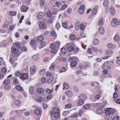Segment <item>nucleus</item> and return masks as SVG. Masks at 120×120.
Segmentation results:
<instances>
[{
  "label": "nucleus",
  "mask_w": 120,
  "mask_h": 120,
  "mask_svg": "<svg viewBox=\"0 0 120 120\" xmlns=\"http://www.w3.org/2000/svg\"><path fill=\"white\" fill-rule=\"evenodd\" d=\"M60 43L56 41L55 44H51L50 45V47L51 48V52L52 54H56L57 50L59 49Z\"/></svg>",
  "instance_id": "f257e3e1"
},
{
  "label": "nucleus",
  "mask_w": 120,
  "mask_h": 120,
  "mask_svg": "<svg viewBox=\"0 0 120 120\" xmlns=\"http://www.w3.org/2000/svg\"><path fill=\"white\" fill-rule=\"evenodd\" d=\"M111 24L113 27H116L117 25H120V20L113 18L111 22Z\"/></svg>",
  "instance_id": "f03ea898"
},
{
  "label": "nucleus",
  "mask_w": 120,
  "mask_h": 120,
  "mask_svg": "<svg viewBox=\"0 0 120 120\" xmlns=\"http://www.w3.org/2000/svg\"><path fill=\"white\" fill-rule=\"evenodd\" d=\"M53 20L54 19L53 18H51L48 19L44 18L42 19V21L44 22H46L48 24L49 23L52 24L53 22Z\"/></svg>",
  "instance_id": "7ed1b4c3"
},
{
  "label": "nucleus",
  "mask_w": 120,
  "mask_h": 120,
  "mask_svg": "<svg viewBox=\"0 0 120 120\" xmlns=\"http://www.w3.org/2000/svg\"><path fill=\"white\" fill-rule=\"evenodd\" d=\"M28 75L27 73H21L20 75V79L22 80H23L28 79Z\"/></svg>",
  "instance_id": "20e7f679"
},
{
  "label": "nucleus",
  "mask_w": 120,
  "mask_h": 120,
  "mask_svg": "<svg viewBox=\"0 0 120 120\" xmlns=\"http://www.w3.org/2000/svg\"><path fill=\"white\" fill-rule=\"evenodd\" d=\"M36 66L34 65H33L30 69V74L32 75H34L36 73Z\"/></svg>",
  "instance_id": "39448f33"
},
{
  "label": "nucleus",
  "mask_w": 120,
  "mask_h": 120,
  "mask_svg": "<svg viewBox=\"0 0 120 120\" xmlns=\"http://www.w3.org/2000/svg\"><path fill=\"white\" fill-rule=\"evenodd\" d=\"M106 54L109 55L105 56L103 57L102 58V59L103 60L106 59L108 58L110 56V55H111L112 54V52L107 50L106 51Z\"/></svg>",
  "instance_id": "423d86ee"
},
{
  "label": "nucleus",
  "mask_w": 120,
  "mask_h": 120,
  "mask_svg": "<svg viewBox=\"0 0 120 120\" xmlns=\"http://www.w3.org/2000/svg\"><path fill=\"white\" fill-rule=\"evenodd\" d=\"M46 22H44L42 21V22L40 23L39 24L40 27L43 30H45L46 29V24L45 23Z\"/></svg>",
  "instance_id": "0eeeda50"
},
{
  "label": "nucleus",
  "mask_w": 120,
  "mask_h": 120,
  "mask_svg": "<svg viewBox=\"0 0 120 120\" xmlns=\"http://www.w3.org/2000/svg\"><path fill=\"white\" fill-rule=\"evenodd\" d=\"M14 58L12 57L9 59V61L10 63L12 65L13 67H15L17 64V63L16 62L15 60H13Z\"/></svg>",
  "instance_id": "6e6552de"
},
{
  "label": "nucleus",
  "mask_w": 120,
  "mask_h": 120,
  "mask_svg": "<svg viewBox=\"0 0 120 120\" xmlns=\"http://www.w3.org/2000/svg\"><path fill=\"white\" fill-rule=\"evenodd\" d=\"M54 78L53 75H51L50 76L48 77L47 79V83H51L53 80Z\"/></svg>",
  "instance_id": "1a4fd4ad"
},
{
  "label": "nucleus",
  "mask_w": 120,
  "mask_h": 120,
  "mask_svg": "<svg viewBox=\"0 0 120 120\" xmlns=\"http://www.w3.org/2000/svg\"><path fill=\"white\" fill-rule=\"evenodd\" d=\"M81 23L79 21H77L75 24V28L76 30H78L80 27V26Z\"/></svg>",
  "instance_id": "9d476101"
},
{
  "label": "nucleus",
  "mask_w": 120,
  "mask_h": 120,
  "mask_svg": "<svg viewBox=\"0 0 120 120\" xmlns=\"http://www.w3.org/2000/svg\"><path fill=\"white\" fill-rule=\"evenodd\" d=\"M15 112L16 113V115L18 116H21L23 113L21 109L16 110L15 111Z\"/></svg>",
  "instance_id": "9b49d317"
},
{
  "label": "nucleus",
  "mask_w": 120,
  "mask_h": 120,
  "mask_svg": "<svg viewBox=\"0 0 120 120\" xmlns=\"http://www.w3.org/2000/svg\"><path fill=\"white\" fill-rule=\"evenodd\" d=\"M45 15V14L43 12H40L38 15H37V17L38 19L40 20Z\"/></svg>",
  "instance_id": "f8f14e48"
},
{
  "label": "nucleus",
  "mask_w": 120,
  "mask_h": 120,
  "mask_svg": "<svg viewBox=\"0 0 120 120\" xmlns=\"http://www.w3.org/2000/svg\"><path fill=\"white\" fill-rule=\"evenodd\" d=\"M65 94L69 97H71L73 95L72 92L71 91L69 90H67L65 92Z\"/></svg>",
  "instance_id": "ddd939ff"
},
{
  "label": "nucleus",
  "mask_w": 120,
  "mask_h": 120,
  "mask_svg": "<svg viewBox=\"0 0 120 120\" xmlns=\"http://www.w3.org/2000/svg\"><path fill=\"white\" fill-rule=\"evenodd\" d=\"M11 51L13 53L16 54L18 53L19 51L17 49L15 48H11Z\"/></svg>",
  "instance_id": "4468645a"
},
{
  "label": "nucleus",
  "mask_w": 120,
  "mask_h": 120,
  "mask_svg": "<svg viewBox=\"0 0 120 120\" xmlns=\"http://www.w3.org/2000/svg\"><path fill=\"white\" fill-rule=\"evenodd\" d=\"M79 98L80 99L84 100L87 98V97L84 94H81L79 95Z\"/></svg>",
  "instance_id": "2eb2a0df"
},
{
  "label": "nucleus",
  "mask_w": 120,
  "mask_h": 120,
  "mask_svg": "<svg viewBox=\"0 0 120 120\" xmlns=\"http://www.w3.org/2000/svg\"><path fill=\"white\" fill-rule=\"evenodd\" d=\"M97 7H95L93 8L92 11V16H93L94 15H96L97 13Z\"/></svg>",
  "instance_id": "dca6fc26"
},
{
  "label": "nucleus",
  "mask_w": 120,
  "mask_h": 120,
  "mask_svg": "<svg viewBox=\"0 0 120 120\" xmlns=\"http://www.w3.org/2000/svg\"><path fill=\"white\" fill-rule=\"evenodd\" d=\"M107 47L108 48L111 49H113L116 47V46L115 45H113L111 43L108 44L107 45Z\"/></svg>",
  "instance_id": "f3484780"
},
{
  "label": "nucleus",
  "mask_w": 120,
  "mask_h": 120,
  "mask_svg": "<svg viewBox=\"0 0 120 120\" xmlns=\"http://www.w3.org/2000/svg\"><path fill=\"white\" fill-rule=\"evenodd\" d=\"M99 33L101 34H103L105 32L104 28L102 27H100L99 29Z\"/></svg>",
  "instance_id": "a211bd4d"
},
{
  "label": "nucleus",
  "mask_w": 120,
  "mask_h": 120,
  "mask_svg": "<svg viewBox=\"0 0 120 120\" xmlns=\"http://www.w3.org/2000/svg\"><path fill=\"white\" fill-rule=\"evenodd\" d=\"M52 111L54 114V113H56L57 114H59V110L58 108L57 107L54 108L53 109Z\"/></svg>",
  "instance_id": "6ab92c4d"
},
{
  "label": "nucleus",
  "mask_w": 120,
  "mask_h": 120,
  "mask_svg": "<svg viewBox=\"0 0 120 120\" xmlns=\"http://www.w3.org/2000/svg\"><path fill=\"white\" fill-rule=\"evenodd\" d=\"M28 8L24 6H23L21 8V11H22L25 12H26L28 10Z\"/></svg>",
  "instance_id": "aec40b11"
},
{
  "label": "nucleus",
  "mask_w": 120,
  "mask_h": 120,
  "mask_svg": "<svg viewBox=\"0 0 120 120\" xmlns=\"http://www.w3.org/2000/svg\"><path fill=\"white\" fill-rule=\"evenodd\" d=\"M97 112L98 114H101L104 112V110L103 109L101 108H99L97 109Z\"/></svg>",
  "instance_id": "412c9836"
},
{
  "label": "nucleus",
  "mask_w": 120,
  "mask_h": 120,
  "mask_svg": "<svg viewBox=\"0 0 120 120\" xmlns=\"http://www.w3.org/2000/svg\"><path fill=\"white\" fill-rule=\"evenodd\" d=\"M4 85V88L6 90H8L11 88V86L9 84H6Z\"/></svg>",
  "instance_id": "4be33fe9"
},
{
  "label": "nucleus",
  "mask_w": 120,
  "mask_h": 120,
  "mask_svg": "<svg viewBox=\"0 0 120 120\" xmlns=\"http://www.w3.org/2000/svg\"><path fill=\"white\" fill-rule=\"evenodd\" d=\"M21 103V101L19 100H15L14 101V104L17 106L19 105Z\"/></svg>",
  "instance_id": "5701e85b"
},
{
  "label": "nucleus",
  "mask_w": 120,
  "mask_h": 120,
  "mask_svg": "<svg viewBox=\"0 0 120 120\" xmlns=\"http://www.w3.org/2000/svg\"><path fill=\"white\" fill-rule=\"evenodd\" d=\"M46 4H47L46 2L44 1V0H41V1L40 5L41 6H42L43 5H44V7H45V8H46Z\"/></svg>",
  "instance_id": "b1692460"
},
{
  "label": "nucleus",
  "mask_w": 120,
  "mask_h": 120,
  "mask_svg": "<svg viewBox=\"0 0 120 120\" xmlns=\"http://www.w3.org/2000/svg\"><path fill=\"white\" fill-rule=\"evenodd\" d=\"M37 91L39 94H41L44 92V90L42 88H39L37 89Z\"/></svg>",
  "instance_id": "393cba45"
},
{
  "label": "nucleus",
  "mask_w": 120,
  "mask_h": 120,
  "mask_svg": "<svg viewBox=\"0 0 120 120\" xmlns=\"http://www.w3.org/2000/svg\"><path fill=\"white\" fill-rule=\"evenodd\" d=\"M111 108H109L108 110H106V109H105V113L106 114V115L109 116L110 115V113H111Z\"/></svg>",
  "instance_id": "a878e982"
},
{
  "label": "nucleus",
  "mask_w": 120,
  "mask_h": 120,
  "mask_svg": "<svg viewBox=\"0 0 120 120\" xmlns=\"http://www.w3.org/2000/svg\"><path fill=\"white\" fill-rule=\"evenodd\" d=\"M16 89L18 91L21 92L23 91L22 88L20 85H17L16 87Z\"/></svg>",
  "instance_id": "bb28decb"
},
{
  "label": "nucleus",
  "mask_w": 120,
  "mask_h": 120,
  "mask_svg": "<svg viewBox=\"0 0 120 120\" xmlns=\"http://www.w3.org/2000/svg\"><path fill=\"white\" fill-rule=\"evenodd\" d=\"M10 80L9 79H5L3 82V83L4 85L10 84Z\"/></svg>",
  "instance_id": "cd10ccee"
},
{
  "label": "nucleus",
  "mask_w": 120,
  "mask_h": 120,
  "mask_svg": "<svg viewBox=\"0 0 120 120\" xmlns=\"http://www.w3.org/2000/svg\"><path fill=\"white\" fill-rule=\"evenodd\" d=\"M77 58V57L75 56L69 58V61L71 63L73 61H75L76 59Z\"/></svg>",
  "instance_id": "c85d7f7f"
},
{
  "label": "nucleus",
  "mask_w": 120,
  "mask_h": 120,
  "mask_svg": "<svg viewBox=\"0 0 120 120\" xmlns=\"http://www.w3.org/2000/svg\"><path fill=\"white\" fill-rule=\"evenodd\" d=\"M46 92L49 94H51L53 92V91L52 90L48 88L46 89Z\"/></svg>",
  "instance_id": "c756f323"
},
{
  "label": "nucleus",
  "mask_w": 120,
  "mask_h": 120,
  "mask_svg": "<svg viewBox=\"0 0 120 120\" xmlns=\"http://www.w3.org/2000/svg\"><path fill=\"white\" fill-rule=\"evenodd\" d=\"M104 22L102 19H100L98 21V25L100 26H102L103 25Z\"/></svg>",
  "instance_id": "7c9ffc66"
},
{
  "label": "nucleus",
  "mask_w": 120,
  "mask_h": 120,
  "mask_svg": "<svg viewBox=\"0 0 120 120\" xmlns=\"http://www.w3.org/2000/svg\"><path fill=\"white\" fill-rule=\"evenodd\" d=\"M84 101L83 100L80 99L78 101V104L79 105L81 106L83 105L84 103Z\"/></svg>",
  "instance_id": "2f4dec72"
},
{
  "label": "nucleus",
  "mask_w": 120,
  "mask_h": 120,
  "mask_svg": "<svg viewBox=\"0 0 120 120\" xmlns=\"http://www.w3.org/2000/svg\"><path fill=\"white\" fill-rule=\"evenodd\" d=\"M71 63V66L72 67H75L76 66L77 64V62L76 61H73Z\"/></svg>",
  "instance_id": "473e14b6"
},
{
  "label": "nucleus",
  "mask_w": 120,
  "mask_h": 120,
  "mask_svg": "<svg viewBox=\"0 0 120 120\" xmlns=\"http://www.w3.org/2000/svg\"><path fill=\"white\" fill-rule=\"evenodd\" d=\"M67 49L70 52H72L74 48L72 46H69L68 47Z\"/></svg>",
  "instance_id": "72a5a7b5"
},
{
  "label": "nucleus",
  "mask_w": 120,
  "mask_h": 120,
  "mask_svg": "<svg viewBox=\"0 0 120 120\" xmlns=\"http://www.w3.org/2000/svg\"><path fill=\"white\" fill-rule=\"evenodd\" d=\"M68 22L67 21L64 22L62 23V26L64 27L67 28L68 27Z\"/></svg>",
  "instance_id": "f704fd0d"
},
{
  "label": "nucleus",
  "mask_w": 120,
  "mask_h": 120,
  "mask_svg": "<svg viewBox=\"0 0 120 120\" xmlns=\"http://www.w3.org/2000/svg\"><path fill=\"white\" fill-rule=\"evenodd\" d=\"M35 114L37 115H39L41 114V111L39 109H37L34 111Z\"/></svg>",
  "instance_id": "c9c22d12"
},
{
  "label": "nucleus",
  "mask_w": 120,
  "mask_h": 120,
  "mask_svg": "<svg viewBox=\"0 0 120 120\" xmlns=\"http://www.w3.org/2000/svg\"><path fill=\"white\" fill-rule=\"evenodd\" d=\"M114 40L116 41H118L119 40V38L118 35L116 34L114 38Z\"/></svg>",
  "instance_id": "e433bc0d"
},
{
  "label": "nucleus",
  "mask_w": 120,
  "mask_h": 120,
  "mask_svg": "<svg viewBox=\"0 0 120 120\" xmlns=\"http://www.w3.org/2000/svg\"><path fill=\"white\" fill-rule=\"evenodd\" d=\"M41 46L39 47V49H41L42 47L45 46L46 45V43L44 41L42 42L40 44Z\"/></svg>",
  "instance_id": "4c0bfd02"
},
{
  "label": "nucleus",
  "mask_w": 120,
  "mask_h": 120,
  "mask_svg": "<svg viewBox=\"0 0 120 120\" xmlns=\"http://www.w3.org/2000/svg\"><path fill=\"white\" fill-rule=\"evenodd\" d=\"M67 50L64 48H62L60 49V51L63 54H65L67 52Z\"/></svg>",
  "instance_id": "58836bf2"
},
{
  "label": "nucleus",
  "mask_w": 120,
  "mask_h": 120,
  "mask_svg": "<svg viewBox=\"0 0 120 120\" xmlns=\"http://www.w3.org/2000/svg\"><path fill=\"white\" fill-rule=\"evenodd\" d=\"M36 43V40L34 39H32L31 41V42L30 43V45L32 46H34V45H35Z\"/></svg>",
  "instance_id": "ea45409f"
},
{
  "label": "nucleus",
  "mask_w": 120,
  "mask_h": 120,
  "mask_svg": "<svg viewBox=\"0 0 120 120\" xmlns=\"http://www.w3.org/2000/svg\"><path fill=\"white\" fill-rule=\"evenodd\" d=\"M101 97V95L100 94H98L96 95L94 98V99L95 100H97L99 99Z\"/></svg>",
  "instance_id": "a19ab883"
},
{
  "label": "nucleus",
  "mask_w": 120,
  "mask_h": 120,
  "mask_svg": "<svg viewBox=\"0 0 120 120\" xmlns=\"http://www.w3.org/2000/svg\"><path fill=\"white\" fill-rule=\"evenodd\" d=\"M29 93L31 94H33L34 90L33 88V86H31L29 88Z\"/></svg>",
  "instance_id": "79ce46f5"
},
{
  "label": "nucleus",
  "mask_w": 120,
  "mask_h": 120,
  "mask_svg": "<svg viewBox=\"0 0 120 120\" xmlns=\"http://www.w3.org/2000/svg\"><path fill=\"white\" fill-rule=\"evenodd\" d=\"M63 90H66L68 88L69 86L67 84L65 83L63 85Z\"/></svg>",
  "instance_id": "37998d69"
},
{
  "label": "nucleus",
  "mask_w": 120,
  "mask_h": 120,
  "mask_svg": "<svg viewBox=\"0 0 120 120\" xmlns=\"http://www.w3.org/2000/svg\"><path fill=\"white\" fill-rule=\"evenodd\" d=\"M10 15L11 16H15L16 14V12L14 11H11L10 12Z\"/></svg>",
  "instance_id": "c03bdc74"
},
{
  "label": "nucleus",
  "mask_w": 120,
  "mask_h": 120,
  "mask_svg": "<svg viewBox=\"0 0 120 120\" xmlns=\"http://www.w3.org/2000/svg\"><path fill=\"white\" fill-rule=\"evenodd\" d=\"M90 106V104H86L83 106V108L85 109H89Z\"/></svg>",
  "instance_id": "a18cd8bd"
},
{
  "label": "nucleus",
  "mask_w": 120,
  "mask_h": 120,
  "mask_svg": "<svg viewBox=\"0 0 120 120\" xmlns=\"http://www.w3.org/2000/svg\"><path fill=\"white\" fill-rule=\"evenodd\" d=\"M60 61H64L66 60L65 58L64 57H60L57 58Z\"/></svg>",
  "instance_id": "49530a36"
},
{
  "label": "nucleus",
  "mask_w": 120,
  "mask_h": 120,
  "mask_svg": "<svg viewBox=\"0 0 120 120\" xmlns=\"http://www.w3.org/2000/svg\"><path fill=\"white\" fill-rule=\"evenodd\" d=\"M78 13L79 14H83L84 13V10L82 9L79 8L78 11Z\"/></svg>",
  "instance_id": "de8ad7c7"
},
{
  "label": "nucleus",
  "mask_w": 120,
  "mask_h": 120,
  "mask_svg": "<svg viewBox=\"0 0 120 120\" xmlns=\"http://www.w3.org/2000/svg\"><path fill=\"white\" fill-rule=\"evenodd\" d=\"M43 38L41 36H39L38 37L37 40L39 42L43 40Z\"/></svg>",
  "instance_id": "09e8293b"
},
{
  "label": "nucleus",
  "mask_w": 120,
  "mask_h": 120,
  "mask_svg": "<svg viewBox=\"0 0 120 120\" xmlns=\"http://www.w3.org/2000/svg\"><path fill=\"white\" fill-rule=\"evenodd\" d=\"M99 43L98 40L97 39H95L93 41V44L95 45H96L98 44Z\"/></svg>",
  "instance_id": "8fccbe9b"
},
{
  "label": "nucleus",
  "mask_w": 120,
  "mask_h": 120,
  "mask_svg": "<svg viewBox=\"0 0 120 120\" xmlns=\"http://www.w3.org/2000/svg\"><path fill=\"white\" fill-rule=\"evenodd\" d=\"M13 82L14 84L17 85L19 83V82L17 79H15L13 80Z\"/></svg>",
  "instance_id": "3c124183"
},
{
  "label": "nucleus",
  "mask_w": 120,
  "mask_h": 120,
  "mask_svg": "<svg viewBox=\"0 0 120 120\" xmlns=\"http://www.w3.org/2000/svg\"><path fill=\"white\" fill-rule=\"evenodd\" d=\"M84 109H81L78 113L79 116H81L84 112Z\"/></svg>",
  "instance_id": "603ef678"
},
{
  "label": "nucleus",
  "mask_w": 120,
  "mask_h": 120,
  "mask_svg": "<svg viewBox=\"0 0 120 120\" xmlns=\"http://www.w3.org/2000/svg\"><path fill=\"white\" fill-rule=\"evenodd\" d=\"M66 70V68L64 67L62 68L61 69H60L59 70V72L60 73H62L63 72L65 71Z\"/></svg>",
  "instance_id": "864d4df0"
},
{
  "label": "nucleus",
  "mask_w": 120,
  "mask_h": 120,
  "mask_svg": "<svg viewBox=\"0 0 120 120\" xmlns=\"http://www.w3.org/2000/svg\"><path fill=\"white\" fill-rule=\"evenodd\" d=\"M85 27V26L82 23L81 24L80 26V29L81 30H83L84 29Z\"/></svg>",
  "instance_id": "5fc2aeb1"
},
{
  "label": "nucleus",
  "mask_w": 120,
  "mask_h": 120,
  "mask_svg": "<svg viewBox=\"0 0 120 120\" xmlns=\"http://www.w3.org/2000/svg\"><path fill=\"white\" fill-rule=\"evenodd\" d=\"M42 98L41 97H37L36 98V101L38 102H40L42 100Z\"/></svg>",
  "instance_id": "6e6d98bb"
},
{
  "label": "nucleus",
  "mask_w": 120,
  "mask_h": 120,
  "mask_svg": "<svg viewBox=\"0 0 120 120\" xmlns=\"http://www.w3.org/2000/svg\"><path fill=\"white\" fill-rule=\"evenodd\" d=\"M110 12L112 15H114L115 14V11L114 8H110Z\"/></svg>",
  "instance_id": "4d7b16f0"
},
{
  "label": "nucleus",
  "mask_w": 120,
  "mask_h": 120,
  "mask_svg": "<svg viewBox=\"0 0 120 120\" xmlns=\"http://www.w3.org/2000/svg\"><path fill=\"white\" fill-rule=\"evenodd\" d=\"M104 5V6H107L109 4V2L108 0H105L103 3Z\"/></svg>",
  "instance_id": "13d9d810"
},
{
  "label": "nucleus",
  "mask_w": 120,
  "mask_h": 120,
  "mask_svg": "<svg viewBox=\"0 0 120 120\" xmlns=\"http://www.w3.org/2000/svg\"><path fill=\"white\" fill-rule=\"evenodd\" d=\"M99 85V83L96 82H92L91 83V85L92 86H96Z\"/></svg>",
  "instance_id": "bf43d9fd"
},
{
  "label": "nucleus",
  "mask_w": 120,
  "mask_h": 120,
  "mask_svg": "<svg viewBox=\"0 0 120 120\" xmlns=\"http://www.w3.org/2000/svg\"><path fill=\"white\" fill-rule=\"evenodd\" d=\"M53 97V95H49L46 97V99L48 100L51 99Z\"/></svg>",
  "instance_id": "052dcab7"
},
{
  "label": "nucleus",
  "mask_w": 120,
  "mask_h": 120,
  "mask_svg": "<svg viewBox=\"0 0 120 120\" xmlns=\"http://www.w3.org/2000/svg\"><path fill=\"white\" fill-rule=\"evenodd\" d=\"M47 15L48 17H51L52 16V14L50 11H49L47 12Z\"/></svg>",
  "instance_id": "680f3d73"
},
{
  "label": "nucleus",
  "mask_w": 120,
  "mask_h": 120,
  "mask_svg": "<svg viewBox=\"0 0 120 120\" xmlns=\"http://www.w3.org/2000/svg\"><path fill=\"white\" fill-rule=\"evenodd\" d=\"M21 74V73L19 71L16 72L15 73V76L19 77L20 78Z\"/></svg>",
  "instance_id": "e2e57ef3"
},
{
  "label": "nucleus",
  "mask_w": 120,
  "mask_h": 120,
  "mask_svg": "<svg viewBox=\"0 0 120 120\" xmlns=\"http://www.w3.org/2000/svg\"><path fill=\"white\" fill-rule=\"evenodd\" d=\"M76 38V36L73 34L71 35L70 36V38L71 40H74Z\"/></svg>",
  "instance_id": "0e129e2a"
},
{
  "label": "nucleus",
  "mask_w": 120,
  "mask_h": 120,
  "mask_svg": "<svg viewBox=\"0 0 120 120\" xmlns=\"http://www.w3.org/2000/svg\"><path fill=\"white\" fill-rule=\"evenodd\" d=\"M105 120H111V118L109 116L106 115L105 117Z\"/></svg>",
  "instance_id": "69168bd1"
},
{
  "label": "nucleus",
  "mask_w": 120,
  "mask_h": 120,
  "mask_svg": "<svg viewBox=\"0 0 120 120\" xmlns=\"http://www.w3.org/2000/svg\"><path fill=\"white\" fill-rule=\"evenodd\" d=\"M78 116L77 113H75L71 115L70 116V117H77Z\"/></svg>",
  "instance_id": "338daca9"
},
{
  "label": "nucleus",
  "mask_w": 120,
  "mask_h": 120,
  "mask_svg": "<svg viewBox=\"0 0 120 120\" xmlns=\"http://www.w3.org/2000/svg\"><path fill=\"white\" fill-rule=\"evenodd\" d=\"M91 49L92 50L94 51L95 52H97L98 50V49L94 47H91Z\"/></svg>",
  "instance_id": "774afa93"
}]
</instances>
